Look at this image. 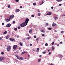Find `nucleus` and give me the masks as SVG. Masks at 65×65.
I'll use <instances>...</instances> for the list:
<instances>
[{
  "label": "nucleus",
  "instance_id": "9d476101",
  "mask_svg": "<svg viewBox=\"0 0 65 65\" xmlns=\"http://www.w3.org/2000/svg\"><path fill=\"white\" fill-rule=\"evenodd\" d=\"M10 37V36L9 35H7V36H6V38L7 39H8Z\"/></svg>",
  "mask_w": 65,
  "mask_h": 65
},
{
  "label": "nucleus",
  "instance_id": "e433bc0d",
  "mask_svg": "<svg viewBox=\"0 0 65 65\" xmlns=\"http://www.w3.org/2000/svg\"><path fill=\"white\" fill-rule=\"evenodd\" d=\"M48 23H46V26H48Z\"/></svg>",
  "mask_w": 65,
  "mask_h": 65
},
{
  "label": "nucleus",
  "instance_id": "8fccbe9b",
  "mask_svg": "<svg viewBox=\"0 0 65 65\" xmlns=\"http://www.w3.org/2000/svg\"><path fill=\"white\" fill-rule=\"evenodd\" d=\"M10 21V19H9L8 20V21Z\"/></svg>",
  "mask_w": 65,
  "mask_h": 65
},
{
  "label": "nucleus",
  "instance_id": "de8ad7c7",
  "mask_svg": "<svg viewBox=\"0 0 65 65\" xmlns=\"http://www.w3.org/2000/svg\"><path fill=\"white\" fill-rule=\"evenodd\" d=\"M27 39H30V38H29V37H28L27 38Z\"/></svg>",
  "mask_w": 65,
  "mask_h": 65
},
{
  "label": "nucleus",
  "instance_id": "20e7f679",
  "mask_svg": "<svg viewBox=\"0 0 65 65\" xmlns=\"http://www.w3.org/2000/svg\"><path fill=\"white\" fill-rule=\"evenodd\" d=\"M14 15H11V16L10 17V19H12L13 18H14Z\"/></svg>",
  "mask_w": 65,
  "mask_h": 65
},
{
  "label": "nucleus",
  "instance_id": "aec40b11",
  "mask_svg": "<svg viewBox=\"0 0 65 65\" xmlns=\"http://www.w3.org/2000/svg\"><path fill=\"white\" fill-rule=\"evenodd\" d=\"M17 59H19V56H18L17 55H15Z\"/></svg>",
  "mask_w": 65,
  "mask_h": 65
},
{
  "label": "nucleus",
  "instance_id": "f257e3e1",
  "mask_svg": "<svg viewBox=\"0 0 65 65\" xmlns=\"http://www.w3.org/2000/svg\"><path fill=\"white\" fill-rule=\"evenodd\" d=\"M29 21V19L28 18L26 19L25 20V22H23L21 24V27H25V26L27 25V23H28V21Z\"/></svg>",
  "mask_w": 65,
  "mask_h": 65
},
{
  "label": "nucleus",
  "instance_id": "4468645a",
  "mask_svg": "<svg viewBox=\"0 0 65 65\" xmlns=\"http://www.w3.org/2000/svg\"><path fill=\"white\" fill-rule=\"evenodd\" d=\"M54 18H55V20H57V19H58V17H54Z\"/></svg>",
  "mask_w": 65,
  "mask_h": 65
},
{
  "label": "nucleus",
  "instance_id": "cd10ccee",
  "mask_svg": "<svg viewBox=\"0 0 65 65\" xmlns=\"http://www.w3.org/2000/svg\"><path fill=\"white\" fill-rule=\"evenodd\" d=\"M15 1V2H18L19 1V0H16Z\"/></svg>",
  "mask_w": 65,
  "mask_h": 65
},
{
  "label": "nucleus",
  "instance_id": "9b49d317",
  "mask_svg": "<svg viewBox=\"0 0 65 65\" xmlns=\"http://www.w3.org/2000/svg\"><path fill=\"white\" fill-rule=\"evenodd\" d=\"M56 25H57V24L55 23H53L52 25V26L53 27H54V26H56Z\"/></svg>",
  "mask_w": 65,
  "mask_h": 65
},
{
  "label": "nucleus",
  "instance_id": "b1692460",
  "mask_svg": "<svg viewBox=\"0 0 65 65\" xmlns=\"http://www.w3.org/2000/svg\"><path fill=\"white\" fill-rule=\"evenodd\" d=\"M59 56L60 57H61V58H62L63 57V56H62V55L60 54L59 55Z\"/></svg>",
  "mask_w": 65,
  "mask_h": 65
},
{
  "label": "nucleus",
  "instance_id": "f8f14e48",
  "mask_svg": "<svg viewBox=\"0 0 65 65\" xmlns=\"http://www.w3.org/2000/svg\"><path fill=\"white\" fill-rule=\"evenodd\" d=\"M5 20L6 21V22H8V19H5Z\"/></svg>",
  "mask_w": 65,
  "mask_h": 65
},
{
  "label": "nucleus",
  "instance_id": "c756f323",
  "mask_svg": "<svg viewBox=\"0 0 65 65\" xmlns=\"http://www.w3.org/2000/svg\"><path fill=\"white\" fill-rule=\"evenodd\" d=\"M1 54H2V55H3V54H4V52H2L1 53Z\"/></svg>",
  "mask_w": 65,
  "mask_h": 65
},
{
  "label": "nucleus",
  "instance_id": "f3484780",
  "mask_svg": "<svg viewBox=\"0 0 65 65\" xmlns=\"http://www.w3.org/2000/svg\"><path fill=\"white\" fill-rule=\"evenodd\" d=\"M27 53V52H22V54H26Z\"/></svg>",
  "mask_w": 65,
  "mask_h": 65
},
{
  "label": "nucleus",
  "instance_id": "a19ab883",
  "mask_svg": "<svg viewBox=\"0 0 65 65\" xmlns=\"http://www.w3.org/2000/svg\"><path fill=\"white\" fill-rule=\"evenodd\" d=\"M36 40H37V41H38L39 40L38 39V38H37L36 39Z\"/></svg>",
  "mask_w": 65,
  "mask_h": 65
},
{
  "label": "nucleus",
  "instance_id": "6e6d98bb",
  "mask_svg": "<svg viewBox=\"0 0 65 65\" xmlns=\"http://www.w3.org/2000/svg\"><path fill=\"white\" fill-rule=\"evenodd\" d=\"M20 8H22V6H20Z\"/></svg>",
  "mask_w": 65,
  "mask_h": 65
},
{
  "label": "nucleus",
  "instance_id": "bb28decb",
  "mask_svg": "<svg viewBox=\"0 0 65 65\" xmlns=\"http://www.w3.org/2000/svg\"><path fill=\"white\" fill-rule=\"evenodd\" d=\"M41 60V59H39L38 60L39 62H40V61Z\"/></svg>",
  "mask_w": 65,
  "mask_h": 65
},
{
  "label": "nucleus",
  "instance_id": "f03ea898",
  "mask_svg": "<svg viewBox=\"0 0 65 65\" xmlns=\"http://www.w3.org/2000/svg\"><path fill=\"white\" fill-rule=\"evenodd\" d=\"M17 47H18V45H14L13 46V48L14 50H15V49L17 48Z\"/></svg>",
  "mask_w": 65,
  "mask_h": 65
},
{
  "label": "nucleus",
  "instance_id": "ddd939ff",
  "mask_svg": "<svg viewBox=\"0 0 65 65\" xmlns=\"http://www.w3.org/2000/svg\"><path fill=\"white\" fill-rule=\"evenodd\" d=\"M16 11L17 12H18L19 11H20V10L19 9H17L16 10Z\"/></svg>",
  "mask_w": 65,
  "mask_h": 65
},
{
  "label": "nucleus",
  "instance_id": "a18cd8bd",
  "mask_svg": "<svg viewBox=\"0 0 65 65\" xmlns=\"http://www.w3.org/2000/svg\"><path fill=\"white\" fill-rule=\"evenodd\" d=\"M62 17H65V14L62 15Z\"/></svg>",
  "mask_w": 65,
  "mask_h": 65
},
{
  "label": "nucleus",
  "instance_id": "72a5a7b5",
  "mask_svg": "<svg viewBox=\"0 0 65 65\" xmlns=\"http://www.w3.org/2000/svg\"><path fill=\"white\" fill-rule=\"evenodd\" d=\"M34 37L35 38H36V36H34Z\"/></svg>",
  "mask_w": 65,
  "mask_h": 65
},
{
  "label": "nucleus",
  "instance_id": "f704fd0d",
  "mask_svg": "<svg viewBox=\"0 0 65 65\" xmlns=\"http://www.w3.org/2000/svg\"><path fill=\"white\" fill-rule=\"evenodd\" d=\"M55 44V42H53L52 43V45H53V44Z\"/></svg>",
  "mask_w": 65,
  "mask_h": 65
},
{
  "label": "nucleus",
  "instance_id": "37998d69",
  "mask_svg": "<svg viewBox=\"0 0 65 65\" xmlns=\"http://www.w3.org/2000/svg\"><path fill=\"white\" fill-rule=\"evenodd\" d=\"M62 5V4H59V6H61Z\"/></svg>",
  "mask_w": 65,
  "mask_h": 65
},
{
  "label": "nucleus",
  "instance_id": "338daca9",
  "mask_svg": "<svg viewBox=\"0 0 65 65\" xmlns=\"http://www.w3.org/2000/svg\"><path fill=\"white\" fill-rule=\"evenodd\" d=\"M28 57H30V55H28Z\"/></svg>",
  "mask_w": 65,
  "mask_h": 65
},
{
  "label": "nucleus",
  "instance_id": "4be33fe9",
  "mask_svg": "<svg viewBox=\"0 0 65 65\" xmlns=\"http://www.w3.org/2000/svg\"><path fill=\"white\" fill-rule=\"evenodd\" d=\"M19 43L21 46H23V45H22V43L21 42H20Z\"/></svg>",
  "mask_w": 65,
  "mask_h": 65
},
{
  "label": "nucleus",
  "instance_id": "bf43d9fd",
  "mask_svg": "<svg viewBox=\"0 0 65 65\" xmlns=\"http://www.w3.org/2000/svg\"><path fill=\"white\" fill-rule=\"evenodd\" d=\"M23 40H24V41L25 40V39H23Z\"/></svg>",
  "mask_w": 65,
  "mask_h": 65
},
{
  "label": "nucleus",
  "instance_id": "09e8293b",
  "mask_svg": "<svg viewBox=\"0 0 65 65\" xmlns=\"http://www.w3.org/2000/svg\"><path fill=\"white\" fill-rule=\"evenodd\" d=\"M19 50H21V47H19Z\"/></svg>",
  "mask_w": 65,
  "mask_h": 65
},
{
  "label": "nucleus",
  "instance_id": "5fc2aeb1",
  "mask_svg": "<svg viewBox=\"0 0 65 65\" xmlns=\"http://www.w3.org/2000/svg\"><path fill=\"white\" fill-rule=\"evenodd\" d=\"M17 38H19V36L18 35L17 36Z\"/></svg>",
  "mask_w": 65,
  "mask_h": 65
},
{
  "label": "nucleus",
  "instance_id": "c85d7f7f",
  "mask_svg": "<svg viewBox=\"0 0 65 65\" xmlns=\"http://www.w3.org/2000/svg\"><path fill=\"white\" fill-rule=\"evenodd\" d=\"M18 29H21V27H20V26H18Z\"/></svg>",
  "mask_w": 65,
  "mask_h": 65
},
{
  "label": "nucleus",
  "instance_id": "e2e57ef3",
  "mask_svg": "<svg viewBox=\"0 0 65 65\" xmlns=\"http://www.w3.org/2000/svg\"><path fill=\"white\" fill-rule=\"evenodd\" d=\"M2 39V38H0V40H1Z\"/></svg>",
  "mask_w": 65,
  "mask_h": 65
},
{
  "label": "nucleus",
  "instance_id": "0eeeda50",
  "mask_svg": "<svg viewBox=\"0 0 65 65\" xmlns=\"http://www.w3.org/2000/svg\"><path fill=\"white\" fill-rule=\"evenodd\" d=\"M32 29H30L29 30V33H30V34H31V33H32Z\"/></svg>",
  "mask_w": 65,
  "mask_h": 65
},
{
  "label": "nucleus",
  "instance_id": "49530a36",
  "mask_svg": "<svg viewBox=\"0 0 65 65\" xmlns=\"http://www.w3.org/2000/svg\"><path fill=\"white\" fill-rule=\"evenodd\" d=\"M63 32H64V31H61V33L62 34Z\"/></svg>",
  "mask_w": 65,
  "mask_h": 65
},
{
  "label": "nucleus",
  "instance_id": "69168bd1",
  "mask_svg": "<svg viewBox=\"0 0 65 65\" xmlns=\"http://www.w3.org/2000/svg\"><path fill=\"white\" fill-rule=\"evenodd\" d=\"M27 34V36H29V34Z\"/></svg>",
  "mask_w": 65,
  "mask_h": 65
},
{
  "label": "nucleus",
  "instance_id": "58836bf2",
  "mask_svg": "<svg viewBox=\"0 0 65 65\" xmlns=\"http://www.w3.org/2000/svg\"><path fill=\"white\" fill-rule=\"evenodd\" d=\"M8 8H10V6L9 5H8Z\"/></svg>",
  "mask_w": 65,
  "mask_h": 65
},
{
  "label": "nucleus",
  "instance_id": "7ed1b4c3",
  "mask_svg": "<svg viewBox=\"0 0 65 65\" xmlns=\"http://www.w3.org/2000/svg\"><path fill=\"white\" fill-rule=\"evenodd\" d=\"M11 49V46H8L7 48V51H9Z\"/></svg>",
  "mask_w": 65,
  "mask_h": 65
},
{
  "label": "nucleus",
  "instance_id": "412c9836",
  "mask_svg": "<svg viewBox=\"0 0 65 65\" xmlns=\"http://www.w3.org/2000/svg\"><path fill=\"white\" fill-rule=\"evenodd\" d=\"M39 50V48H38L37 49V50H36L37 52H38V51Z\"/></svg>",
  "mask_w": 65,
  "mask_h": 65
},
{
  "label": "nucleus",
  "instance_id": "3c124183",
  "mask_svg": "<svg viewBox=\"0 0 65 65\" xmlns=\"http://www.w3.org/2000/svg\"><path fill=\"white\" fill-rule=\"evenodd\" d=\"M32 44H30V46H32Z\"/></svg>",
  "mask_w": 65,
  "mask_h": 65
},
{
  "label": "nucleus",
  "instance_id": "423d86ee",
  "mask_svg": "<svg viewBox=\"0 0 65 65\" xmlns=\"http://www.w3.org/2000/svg\"><path fill=\"white\" fill-rule=\"evenodd\" d=\"M3 60H4L3 57H1L0 58V61H3Z\"/></svg>",
  "mask_w": 65,
  "mask_h": 65
},
{
  "label": "nucleus",
  "instance_id": "6e6552de",
  "mask_svg": "<svg viewBox=\"0 0 65 65\" xmlns=\"http://www.w3.org/2000/svg\"><path fill=\"white\" fill-rule=\"evenodd\" d=\"M11 26V24L10 23H9L6 26L7 27H10Z\"/></svg>",
  "mask_w": 65,
  "mask_h": 65
},
{
  "label": "nucleus",
  "instance_id": "052dcab7",
  "mask_svg": "<svg viewBox=\"0 0 65 65\" xmlns=\"http://www.w3.org/2000/svg\"><path fill=\"white\" fill-rule=\"evenodd\" d=\"M60 43L61 44H62V42H60Z\"/></svg>",
  "mask_w": 65,
  "mask_h": 65
},
{
  "label": "nucleus",
  "instance_id": "864d4df0",
  "mask_svg": "<svg viewBox=\"0 0 65 65\" xmlns=\"http://www.w3.org/2000/svg\"><path fill=\"white\" fill-rule=\"evenodd\" d=\"M51 8L52 9H53V8H54V7H51Z\"/></svg>",
  "mask_w": 65,
  "mask_h": 65
},
{
  "label": "nucleus",
  "instance_id": "ea45409f",
  "mask_svg": "<svg viewBox=\"0 0 65 65\" xmlns=\"http://www.w3.org/2000/svg\"><path fill=\"white\" fill-rule=\"evenodd\" d=\"M31 17H32V18H34V15H32L31 16Z\"/></svg>",
  "mask_w": 65,
  "mask_h": 65
},
{
  "label": "nucleus",
  "instance_id": "774afa93",
  "mask_svg": "<svg viewBox=\"0 0 65 65\" xmlns=\"http://www.w3.org/2000/svg\"><path fill=\"white\" fill-rule=\"evenodd\" d=\"M50 41H51V38H50V40H49Z\"/></svg>",
  "mask_w": 65,
  "mask_h": 65
},
{
  "label": "nucleus",
  "instance_id": "39448f33",
  "mask_svg": "<svg viewBox=\"0 0 65 65\" xmlns=\"http://www.w3.org/2000/svg\"><path fill=\"white\" fill-rule=\"evenodd\" d=\"M9 40H10V41H14L15 39H12V38H10L9 39Z\"/></svg>",
  "mask_w": 65,
  "mask_h": 65
},
{
  "label": "nucleus",
  "instance_id": "13d9d810",
  "mask_svg": "<svg viewBox=\"0 0 65 65\" xmlns=\"http://www.w3.org/2000/svg\"><path fill=\"white\" fill-rule=\"evenodd\" d=\"M43 3H44V2H42V4H43Z\"/></svg>",
  "mask_w": 65,
  "mask_h": 65
},
{
  "label": "nucleus",
  "instance_id": "7c9ffc66",
  "mask_svg": "<svg viewBox=\"0 0 65 65\" xmlns=\"http://www.w3.org/2000/svg\"><path fill=\"white\" fill-rule=\"evenodd\" d=\"M46 53V52H42V53L43 54H45Z\"/></svg>",
  "mask_w": 65,
  "mask_h": 65
},
{
  "label": "nucleus",
  "instance_id": "a878e982",
  "mask_svg": "<svg viewBox=\"0 0 65 65\" xmlns=\"http://www.w3.org/2000/svg\"><path fill=\"white\" fill-rule=\"evenodd\" d=\"M13 24H15V21H13L12 22Z\"/></svg>",
  "mask_w": 65,
  "mask_h": 65
},
{
  "label": "nucleus",
  "instance_id": "c9c22d12",
  "mask_svg": "<svg viewBox=\"0 0 65 65\" xmlns=\"http://www.w3.org/2000/svg\"><path fill=\"white\" fill-rule=\"evenodd\" d=\"M52 54V53H51V52H49L48 53V55H51V54Z\"/></svg>",
  "mask_w": 65,
  "mask_h": 65
},
{
  "label": "nucleus",
  "instance_id": "2f4dec72",
  "mask_svg": "<svg viewBox=\"0 0 65 65\" xmlns=\"http://www.w3.org/2000/svg\"><path fill=\"white\" fill-rule=\"evenodd\" d=\"M38 14L39 15V16H40V13H38Z\"/></svg>",
  "mask_w": 65,
  "mask_h": 65
},
{
  "label": "nucleus",
  "instance_id": "0e129e2a",
  "mask_svg": "<svg viewBox=\"0 0 65 65\" xmlns=\"http://www.w3.org/2000/svg\"><path fill=\"white\" fill-rule=\"evenodd\" d=\"M41 57V55H40L39 56V57Z\"/></svg>",
  "mask_w": 65,
  "mask_h": 65
},
{
  "label": "nucleus",
  "instance_id": "680f3d73",
  "mask_svg": "<svg viewBox=\"0 0 65 65\" xmlns=\"http://www.w3.org/2000/svg\"><path fill=\"white\" fill-rule=\"evenodd\" d=\"M57 46H59V44H58L57 45Z\"/></svg>",
  "mask_w": 65,
  "mask_h": 65
},
{
  "label": "nucleus",
  "instance_id": "5701e85b",
  "mask_svg": "<svg viewBox=\"0 0 65 65\" xmlns=\"http://www.w3.org/2000/svg\"><path fill=\"white\" fill-rule=\"evenodd\" d=\"M45 46H47L48 45V44L46 43H45Z\"/></svg>",
  "mask_w": 65,
  "mask_h": 65
},
{
  "label": "nucleus",
  "instance_id": "79ce46f5",
  "mask_svg": "<svg viewBox=\"0 0 65 65\" xmlns=\"http://www.w3.org/2000/svg\"><path fill=\"white\" fill-rule=\"evenodd\" d=\"M2 25L3 26V25H4V23H2Z\"/></svg>",
  "mask_w": 65,
  "mask_h": 65
},
{
  "label": "nucleus",
  "instance_id": "1a4fd4ad",
  "mask_svg": "<svg viewBox=\"0 0 65 65\" xmlns=\"http://www.w3.org/2000/svg\"><path fill=\"white\" fill-rule=\"evenodd\" d=\"M51 14H52V13L51 12H49L46 14V15H51Z\"/></svg>",
  "mask_w": 65,
  "mask_h": 65
},
{
  "label": "nucleus",
  "instance_id": "393cba45",
  "mask_svg": "<svg viewBox=\"0 0 65 65\" xmlns=\"http://www.w3.org/2000/svg\"><path fill=\"white\" fill-rule=\"evenodd\" d=\"M14 30H15V31H16L17 30V28H15L14 29Z\"/></svg>",
  "mask_w": 65,
  "mask_h": 65
},
{
  "label": "nucleus",
  "instance_id": "6ab92c4d",
  "mask_svg": "<svg viewBox=\"0 0 65 65\" xmlns=\"http://www.w3.org/2000/svg\"><path fill=\"white\" fill-rule=\"evenodd\" d=\"M20 59L21 60H24V58H23L22 57H20Z\"/></svg>",
  "mask_w": 65,
  "mask_h": 65
},
{
  "label": "nucleus",
  "instance_id": "473e14b6",
  "mask_svg": "<svg viewBox=\"0 0 65 65\" xmlns=\"http://www.w3.org/2000/svg\"><path fill=\"white\" fill-rule=\"evenodd\" d=\"M33 5H36V3H33Z\"/></svg>",
  "mask_w": 65,
  "mask_h": 65
},
{
  "label": "nucleus",
  "instance_id": "4c0bfd02",
  "mask_svg": "<svg viewBox=\"0 0 65 65\" xmlns=\"http://www.w3.org/2000/svg\"><path fill=\"white\" fill-rule=\"evenodd\" d=\"M48 29L49 30H51V28L50 27L48 28Z\"/></svg>",
  "mask_w": 65,
  "mask_h": 65
},
{
  "label": "nucleus",
  "instance_id": "c03bdc74",
  "mask_svg": "<svg viewBox=\"0 0 65 65\" xmlns=\"http://www.w3.org/2000/svg\"><path fill=\"white\" fill-rule=\"evenodd\" d=\"M52 50H54V47H52Z\"/></svg>",
  "mask_w": 65,
  "mask_h": 65
},
{
  "label": "nucleus",
  "instance_id": "2eb2a0df",
  "mask_svg": "<svg viewBox=\"0 0 65 65\" xmlns=\"http://www.w3.org/2000/svg\"><path fill=\"white\" fill-rule=\"evenodd\" d=\"M40 31H41V32H43V33H44L45 32V31H43V30H40Z\"/></svg>",
  "mask_w": 65,
  "mask_h": 65
},
{
  "label": "nucleus",
  "instance_id": "4d7b16f0",
  "mask_svg": "<svg viewBox=\"0 0 65 65\" xmlns=\"http://www.w3.org/2000/svg\"><path fill=\"white\" fill-rule=\"evenodd\" d=\"M54 32H57V30H54Z\"/></svg>",
  "mask_w": 65,
  "mask_h": 65
},
{
  "label": "nucleus",
  "instance_id": "dca6fc26",
  "mask_svg": "<svg viewBox=\"0 0 65 65\" xmlns=\"http://www.w3.org/2000/svg\"><path fill=\"white\" fill-rule=\"evenodd\" d=\"M7 31H5V32H4V34H7Z\"/></svg>",
  "mask_w": 65,
  "mask_h": 65
},
{
  "label": "nucleus",
  "instance_id": "a211bd4d",
  "mask_svg": "<svg viewBox=\"0 0 65 65\" xmlns=\"http://www.w3.org/2000/svg\"><path fill=\"white\" fill-rule=\"evenodd\" d=\"M56 1L57 2H61L62 1V0H56Z\"/></svg>",
  "mask_w": 65,
  "mask_h": 65
},
{
  "label": "nucleus",
  "instance_id": "603ef678",
  "mask_svg": "<svg viewBox=\"0 0 65 65\" xmlns=\"http://www.w3.org/2000/svg\"><path fill=\"white\" fill-rule=\"evenodd\" d=\"M44 34H42V36H44Z\"/></svg>",
  "mask_w": 65,
  "mask_h": 65
}]
</instances>
